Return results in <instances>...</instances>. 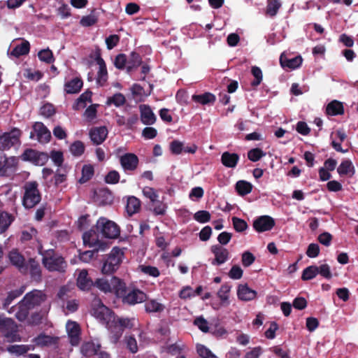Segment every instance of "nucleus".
Returning a JSON list of instances; mask_svg holds the SVG:
<instances>
[{
  "label": "nucleus",
  "mask_w": 358,
  "mask_h": 358,
  "mask_svg": "<svg viewBox=\"0 0 358 358\" xmlns=\"http://www.w3.org/2000/svg\"><path fill=\"white\" fill-rule=\"evenodd\" d=\"M40 60L46 63H52L54 61V57L52 51L50 49H43L38 54Z\"/></svg>",
  "instance_id": "6e6d98bb"
},
{
  "label": "nucleus",
  "mask_w": 358,
  "mask_h": 358,
  "mask_svg": "<svg viewBox=\"0 0 358 358\" xmlns=\"http://www.w3.org/2000/svg\"><path fill=\"white\" fill-rule=\"evenodd\" d=\"M194 219L199 223H206L210 220V214L206 210H199L194 213Z\"/></svg>",
  "instance_id": "864d4df0"
},
{
  "label": "nucleus",
  "mask_w": 358,
  "mask_h": 358,
  "mask_svg": "<svg viewBox=\"0 0 358 358\" xmlns=\"http://www.w3.org/2000/svg\"><path fill=\"white\" fill-rule=\"evenodd\" d=\"M274 224L275 221L271 217L262 215L255 220L253 227L258 232H264L271 230Z\"/></svg>",
  "instance_id": "dca6fc26"
},
{
  "label": "nucleus",
  "mask_w": 358,
  "mask_h": 358,
  "mask_svg": "<svg viewBox=\"0 0 358 358\" xmlns=\"http://www.w3.org/2000/svg\"><path fill=\"white\" fill-rule=\"evenodd\" d=\"M124 343L127 348L131 352L136 353L138 351V345L136 338L133 336H126Z\"/></svg>",
  "instance_id": "603ef678"
},
{
  "label": "nucleus",
  "mask_w": 358,
  "mask_h": 358,
  "mask_svg": "<svg viewBox=\"0 0 358 358\" xmlns=\"http://www.w3.org/2000/svg\"><path fill=\"white\" fill-rule=\"evenodd\" d=\"M252 185L245 180H239L236 184V189L240 195H246L252 191Z\"/></svg>",
  "instance_id": "a19ab883"
},
{
  "label": "nucleus",
  "mask_w": 358,
  "mask_h": 358,
  "mask_svg": "<svg viewBox=\"0 0 358 358\" xmlns=\"http://www.w3.org/2000/svg\"><path fill=\"white\" fill-rule=\"evenodd\" d=\"M20 131L13 129L9 132H5L0 136V150H6L20 141Z\"/></svg>",
  "instance_id": "1a4fd4ad"
},
{
  "label": "nucleus",
  "mask_w": 358,
  "mask_h": 358,
  "mask_svg": "<svg viewBox=\"0 0 358 358\" xmlns=\"http://www.w3.org/2000/svg\"><path fill=\"white\" fill-rule=\"evenodd\" d=\"M98 106V104H92L85 110L84 116L88 121H92L96 117V108Z\"/></svg>",
  "instance_id": "052dcab7"
},
{
  "label": "nucleus",
  "mask_w": 358,
  "mask_h": 358,
  "mask_svg": "<svg viewBox=\"0 0 358 358\" xmlns=\"http://www.w3.org/2000/svg\"><path fill=\"white\" fill-rule=\"evenodd\" d=\"M94 284V282H93L92 279L88 276L87 270L83 269L79 271L77 278V286L80 289L88 291Z\"/></svg>",
  "instance_id": "6ab92c4d"
},
{
  "label": "nucleus",
  "mask_w": 358,
  "mask_h": 358,
  "mask_svg": "<svg viewBox=\"0 0 358 358\" xmlns=\"http://www.w3.org/2000/svg\"><path fill=\"white\" fill-rule=\"evenodd\" d=\"M96 230L103 236L108 238H115L120 234L117 225L113 221L105 217H100L96 222Z\"/></svg>",
  "instance_id": "6e6552de"
},
{
  "label": "nucleus",
  "mask_w": 358,
  "mask_h": 358,
  "mask_svg": "<svg viewBox=\"0 0 358 358\" xmlns=\"http://www.w3.org/2000/svg\"><path fill=\"white\" fill-rule=\"evenodd\" d=\"M140 206V201L134 196H130L127 199L126 206L127 213L131 216L138 211Z\"/></svg>",
  "instance_id": "f704fd0d"
},
{
  "label": "nucleus",
  "mask_w": 358,
  "mask_h": 358,
  "mask_svg": "<svg viewBox=\"0 0 358 358\" xmlns=\"http://www.w3.org/2000/svg\"><path fill=\"white\" fill-rule=\"evenodd\" d=\"M231 286L229 284L222 285L218 290L217 295L222 306H228L230 303L229 296Z\"/></svg>",
  "instance_id": "bb28decb"
},
{
  "label": "nucleus",
  "mask_w": 358,
  "mask_h": 358,
  "mask_svg": "<svg viewBox=\"0 0 358 358\" xmlns=\"http://www.w3.org/2000/svg\"><path fill=\"white\" fill-rule=\"evenodd\" d=\"M46 299V296L40 290H33L27 293L23 299L22 305L33 308L41 305Z\"/></svg>",
  "instance_id": "f8f14e48"
},
{
  "label": "nucleus",
  "mask_w": 358,
  "mask_h": 358,
  "mask_svg": "<svg viewBox=\"0 0 358 358\" xmlns=\"http://www.w3.org/2000/svg\"><path fill=\"white\" fill-rule=\"evenodd\" d=\"M125 102V98L123 94L117 93L114 94L112 97L108 99V104H114L116 106H120L124 104Z\"/></svg>",
  "instance_id": "680f3d73"
},
{
  "label": "nucleus",
  "mask_w": 358,
  "mask_h": 358,
  "mask_svg": "<svg viewBox=\"0 0 358 358\" xmlns=\"http://www.w3.org/2000/svg\"><path fill=\"white\" fill-rule=\"evenodd\" d=\"M83 81L80 78L76 77L70 80L66 81L64 91L67 94H76L80 92L83 87Z\"/></svg>",
  "instance_id": "393cba45"
},
{
  "label": "nucleus",
  "mask_w": 358,
  "mask_h": 358,
  "mask_svg": "<svg viewBox=\"0 0 358 358\" xmlns=\"http://www.w3.org/2000/svg\"><path fill=\"white\" fill-rule=\"evenodd\" d=\"M24 190L22 203L26 208H31L40 202L41 194L36 182L29 181L26 182L24 185Z\"/></svg>",
  "instance_id": "39448f33"
},
{
  "label": "nucleus",
  "mask_w": 358,
  "mask_h": 358,
  "mask_svg": "<svg viewBox=\"0 0 358 358\" xmlns=\"http://www.w3.org/2000/svg\"><path fill=\"white\" fill-rule=\"evenodd\" d=\"M0 331L3 334L8 342L20 341V336L17 333V327L10 318L0 317Z\"/></svg>",
  "instance_id": "0eeeda50"
},
{
  "label": "nucleus",
  "mask_w": 358,
  "mask_h": 358,
  "mask_svg": "<svg viewBox=\"0 0 358 358\" xmlns=\"http://www.w3.org/2000/svg\"><path fill=\"white\" fill-rule=\"evenodd\" d=\"M333 138L331 145L333 148L338 152H341L343 153L346 152V150H343L341 143L343 142L346 139V134L342 130H337L335 132L331 133V135Z\"/></svg>",
  "instance_id": "b1692460"
},
{
  "label": "nucleus",
  "mask_w": 358,
  "mask_h": 358,
  "mask_svg": "<svg viewBox=\"0 0 358 358\" xmlns=\"http://www.w3.org/2000/svg\"><path fill=\"white\" fill-rule=\"evenodd\" d=\"M262 354V349L261 347H255L248 351L243 358H259Z\"/></svg>",
  "instance_id": "774afa93"
},
{
  "label": "nucleus",
  "mask_w": 358,
  "mask_h": 358,
  "mask_svg": "<svg viewBox=\"0 0 358 358\" xmlns=\"http://www.w3.org/2000/svg\"><path fill=\"white\" fill-rule=\"evenodd\" d=\"M120 162L124 171H134L138 166V158L133 153H127L120 157Z\"/></svg>",
  "instance_id": "f3484780"
},
{
  "label": "nucleus",
  "mask_w": 358,
  "mask_h": 358,
  "mask_svg": "<svg viewBox=\"0 0 358 358\" xmlns=\"http://www.w3.org/2000/svg\"><path fill=\"white\" fill-rule=\"evenodd\" d=\"M100 344L98 342L89 341L84 343L81 346V352L83 355L90 357L97 354L100 348Z\"/></svg>",
  "instance_id": "a878e982"
},
{
  "label": "nucleus",
  "mask_w": 358,
  "mask_h": 358,
  "mask_svg": "<svg viewBox=\"0 0 358 358\" xmlns=\"http://www.w3.org/2000/svg\"><path fill=\"white\" fill-rule=\"evenodd\" d=\"M97 63L99 69L97 73L96 83L100 86H102L108 79V73L105 62L102 59H99Z\"/></svg>",
  "instance_id": "2f4dec72"
},
{
  "label": "nucleus",
  "mask_w": 358,
  "mask_h": 358,
  "mask_svg": "<svg viewBox=\"0 0 358 358\" xmlns=\"http://www.w3.org/2000/svg\"><path fill=\"white\" fill-rule=\"evenodd\" d=\"M40 112L42 115L48 117L55 113V108L51 103H47L41 106Z\"/></svg>",
  "instance_id": "338daca9"
},
{
  "label": "nucleus",
  "mask_w": 358,
  "mask_h": 358,
  "mask_svg": "<svg viewBox=\"0 0 358 358\" xmlns=\"http://www.w3.org/2000/svg\"><path fill=\"white\" fill-rule=\"evenodd\" d=\"M108 248L107 244L104 243H98V247L94 248L93 250H87L85 251L80 254V259L85 262L88 263L91 261V259L93 258L95 252H97L98 251H104Z\"/></svg>",
  "instance_id": "cd10ccee"
},
{
  "label": "nucleus",
  "mask_w": 358,
  "mask_h": 358,
  "mask_svg": "<svg viewBox=\"0 0 358 358\" xmlns=\"http://www.w3.org/2000/svg\"><path fill=\"white\" fill-rule=\"evenodd\" d=\"M317 274V266H310L303 270L301 278L303 280H309L314 278Z\"/></svg>",
  "instance_id": "de8ad7c7"
},
{
  "label": "nucleus",
  "mask_w": 358,
  "mask_h": 358,
  "mask_svg": "<svg viewBox=\"0 0 358 358\" xmlns=\"http://www.w3.org/2000/svg\"><path fill=\"white\" fill-rule=\"evenodd\" d=\"M30 49L29 43L27 41H13L8 48V55L10 57H19L29 53Z\"/></svg>",
  "instance_id": "ddd939ff"
},
{
  "label": "nucleus",
  "mask_w": 358,
  "mask_h": 358,
  "mask_svg": "<svg viewBox=\"0 0 358 358\" xmlns=\"http://www.w3.org/2000/svg\"><path fill=\"white\" fill-rule=\"evenodd\" d=\"M211 250L215 256V259L212 262L213 265H221L229 259V252L227 249L215 245L212 247Z\"/></svg>",
  "instance_id": "a211bd4d"
},
{
  "label": "nucleus",
  "mask_w": 358,
  "mask_h": 358,
  "mask_svg": "<svg viewBox=\"0 0 358 358\" xmlns=\"http://www.w3.org/2000/svg\"><path fill=\"white\" fill-rule=\"evenodd\" d=\"M243 273V269L238 265H234L229 272V277L234 280H238L242 278Z\"/></svg>",
  "instance_id": "bf43d9fd"
},
{
  "label": "nucleus",
  "mask_w": 358,
  "mask_h": 358,
  "mask_svg": "<svg viewBox=\"0 0 358 358\" xmlns=\"http://www.w3.org/2000/svg\"><path fill=\"white\" fill-rule=\"evenodd\" d=\"M36 345L39 346H48L55 343V338L45 334H41L34 338Z\"/></svg>",
  "instance_id": "c03bdc74"
},
{
  "label": "nucleus",
  "mask_w": 358,
  "mask_h": 358,
  "mask_svg": "<svg viewBox=\"0 0 358 358\" xmlns=\"http://www.w3.org/2000/svg\"><path fill=\"white\" fill-rule=\"evenodd\" d=\"M138 271L146 275L154 278L158 277L160 274L159 269L152 266L140 265L138 266Z\"/></svg>",
  "instance_id": "37998d69"
},
{
  "label": "nucleus",
  "mask_w": 358,
  "mask_h": 358,
  "mask_svg": "<svg viewBox=\"0 0 358 358\" xmlns=\"http://www.w3.org/2000/svg\"><path fill=\"white\" fill-rule=\"evenodd\" d=\"M92 315L110 331L114 322L115 314L99 300H95L92 305Z\"/></svg>",
  "instance_id": "20e7f679"
},
{
  "label": "nucleus",
  "mask_w": 358,
  "mask_h": 358,
  "mask_svg": "<svg viewBox=\"0 0 358 358\" xmlns=\"http://www.w3.org/2000/svg\"><path fill=\"white\" fill-rule=\"evenodd\" d=\"M94 175V167L91 164H85L82 169V176L80 182L84 183L88 181Z\"/></svg>",
  "instance_id": "a18cd8bd"
},
{
  "label": "nucleus",
  "mask_w": 358,
  "mask_h": 358,
  "mask_svg": "<svg viewBox=\"0 0 358 358\" xmlns=\"http://www.w3.org/2000/svg\"><path fill=\"white\" fill-rule=\"evenodd\" d=\"M164 309V305L155 299L149 300L145 303V310L147 313H161Z\"/></svg>",
  "instance_id": "473e14b6"
},
{
  "label": "nucleus",
  "mask_w": 358,
  "mask_h": 358,
  "mask_svg": "<svg viewBox=\"0 0 358 358\" xmlns=\"http://www.w3.org/2000/svg\"><path fill=\"white\" fill-rule=\"evenodd\" d=\"M143 195L148 198L153 203L158 202V195L155 189L150 187H145L143 189Z\"/></svg>",
  "instance_id": "4d7b16f0"
},
{
  "label": "nucleus",
  "mask_w": 358,
  "mask_h": 358,
  "mask_svg": "<svg viewBox=\"0 0 358 358\" xmlns=\"http://www.w3.org/2000/svg\"><path fill=\"white\" fill-rule=\"evenodd\" d=\"M24 161H28L36 166H43L48 160V156L44 152H40L34 150H27L22 155Z\"/></svg>",
  "instance_id": "9b49d317"
},
{
  "label": "nucleus",
  "mask_w": 358,
  "mask_h": 358,
  "mask_svg": "<svg viewBox=\"0 0 358 358\" xmlns=\"http://www.w3.org/2000/svg\"><path fill=\"white\" fill-rule=\"evenodd\" d=\"M123 256L124 253L122 250L118 248H113L103 264L102 273L110 274L115 271L121 264Z\"/></svg>",
  "instance_id": "423d86ee"
},
{
  "label": "nucleus",
  "mask_w": 358,
  "mask_h": 358,
  "mask_svg": "<svg viewBox=\"0 0 358 358\" xmlns=\"http://www.w3.org/2000/svg\"><path fill=\"white\" fill-rule=\"evenodd\" d=\"M303 62L302 57L299 55L291 59L286 57L285 55L282 53L280 57V62L283 68H288L290 69H296L299 68Z\"/></svg>",
  "instance_id": "5701e85b"
},
{
  "label": "nucleus",
  "mask_w": 358,
  "mask_h": 358,
  "mask_svg": "<svg viewBox=\"0 0 358 358\" xmlns=\"http://www.w3.org/2000/svg\"><path fill=\"white\" fill-rule=\"evenodd\" d=\"M138 324V321L135 317H119L115 315L114 322L110 327V341L117 343L122 336L124 329H135Z\"/></svg>",
  "instance_id": "f257e3e1"
},
{
  "label": "nucleus",
  "mask_w": 358,
  "mask_h": 358,
  "mask_svg": "<svg viewBox=\"0 0 358 358\" xmlns=\"http://www.w3.org/2000/svg\"><path fill=\"white\" fill-rule=\"evenodd\" d=\"M34 349L32 345H13L7 348V350L10 353L15 355H22L29 350Z\"/></svg>",
  "instance_id": "e433bc0d"
},
{
  "label": "nucleus",
  "mask_w": 358,
  "mask_h": 358,
  "mask_svg": "<svg viewBox=\"0 0 358 358\" xmlns=\"http://www.w3.org/2000/svg\"><path fill=\"white\" fill-rule=\"evenodd\" d=\"M33 130L30 135L31 138H36L41 143H46L50 140V132L43 123L36 122Z\"/></svg>",
  "instance_id": "4468645a"
},
{
  "label": "nucleus",
  "mask_w": 358,
  "mask_h": 358,
  "mask_svg": "<svg viewBox=\"0 0 358 358\" xmlns=\"http://www.w3.org/2000/svg\"><path fill=\"white\" fill-rule=\"evenodd\" d=\"M251 73L255 78L254 80L251 83L252 86L257 87L262 81L263 74L260 68L257 66H252L251 69Z\"/></svg>",
  "instance_id": "09e8293b"
},
{
  "label": "nucleus",
  "mask_w": 358,
  "mask_h": 358,
  "mask_svg": "<svg viewBox=\"0 0 358 358\" xmlns=\"http://www.w3.org/2000/svg\"><path fill=\"white\" fill-rule=\"evenodd\" d=\"M70 151L74 156H80L85 151V145L80 141H75L71 144Z\"/></svg>",
  "instance_id": "8fccbe9b"
},
{
  "label": "nucleus",
  "mask_w": 358,
  "mask_h": 358,
  "mask_svg": "<svg viewBox=\"0 0 358 358\" xmlns=\"http://www.w3.org/2000/svg\"><path fill=\"white\" fill-rule=\"evenodd\" d=\"M337 171L341 176L348 175L351 176L355 173V168L351 161L345 160L339 165Z\"/></svg>",
  "instance_id": "72a5a7b5"
},
{
  "label": "nucleus",
  "mask_w": 358,
  "mask_h": 358,
  "mask_svg": "<svg viewBox=\"0 0 358 358\" xmlns=\"http://www.w3.org/2000/svg\"><path fill=\"white\" fill-rule=\"evenodd\" d=\"M255 260V256L250 252H245L242 254L241 262L245 267H248L253 264Z\"/></svg>",
  "instance_id": "0e129e2a"
},
{
  "label": "nucleus",
  "mask_w": 358,
  "mask_h": 358,
  "mask_svg": "<svg viewBox=\"0 0 358 358\" xmlns=\"http://www.w3.org/2000/svg\"><path fill=\"white\" fill-rule=\"evenodd\" d=\"M124 294L117 295V297L122 298L124 303L129 305H135L136 303H142L147 299V295L139 289H132L127 291L125 286Z\"/></svg>",
  "instance_id": "9d476101"
},
{
  "label": "nucleus",
  "mask_w": 358,
  "mask_h": 358,
  "mask_svg": "<svg viewBox=\"0 0 358 358\" xmlns=\"http://www.w3.org/2000/svg\"><path fill=\"white\" fill-rule=\"evenodd\" d=\"M192 100L201 104L206 105L214 103L215 101V96L211 93L206 92L203 94L193 95Z\"/></svg>",
  "instance_id": "c9c22d12"
},
{
  "label": "nucleus",
  "mask_w": 358,
  "mask_h": 358,
  "mask_svg": "<svg viewBox=\"0 0 358 358\" xmlns=\"http://www.w3.org/2000/svg\"><path fill=\"white\" fill-rule=\"evenodd\" d=\"M221 160L226 167L234 168L239 160V157L237 154L225 152L222 155Z\"/></svg>",
  "instance_id": "c85d7f7f"
},
{
  "label": "nucleus",
  "mask_w": 358,
  "mask_h": 358,
  "mask_svg": "<svg viewBox=\"0 0 358 358\" xmlns=\"http://www.w3.org/2000/svg\"><path fill=\"white\" fill-rule=\"evenodd\" d=\"M237 296L241 301H251L256 298L257 292L246 284L239 285L237 289Z\"/></svg>",
  "instance_id": "4be33fe9"
},
{
  "label": "nucleus",
  "mask_w": 358,
  "mask_h": 358,
  "mask_svg": "<svg viewBox=\"0 0 358 358\" xmlns=\"http://www.w3.org/2000/svg\"><path fill=\"white\" fill-rule=\"evenodd\" d=\"M184 143L179 141H173L170 144V150L173 154L180 155L183 152Z\"/></svg>",
  "instance_id": "69168bd1"
},
{
  "label": "nucleus",
  "mask_w": 358,
  "mask_h": 358,
  "mask_svg": "<svg viewBox=\"0 0 358 358\" xmlns=\"http://www.w3.org/2000/svg\"><path fill=\"white\" fill-rule=\"evenodd\" d=\"M38 252L43 256V264L50 271H64L66 264L64 259L59 256H55L52 250L43 251L41 245L38 246Z\"/></svg>",
  "instance_id": "7ed1b4c3"
},
{
  "label": "nucleus",
  "mask_w": 358,
  "mask_h": 358,
  "mask_svg": "<svg viewBox=\"0 0 358 358\" xmlns=\"http://www.w3.org/2000/svg\"><path fill=\"white\" fill-rule=\"evenodd\" d=\"M66 332L72 345H77L80 342V328L76 322L69 320L66 324Z\"/></svg>",
  "instance_id": "2eb2a0df"
},
{
  "label": "nucleus",
  "mask_w": 358,
  "mask_h": 358,
  "mask_svg": "<svg viewBox=\"0 0 358 358\" xmlns=\"http://www.w3.org/2000/svg\"><path fill=\"white\" fill-rule=\"evenodd\" d=\"M29 268L31 275L33 278H38L41 276V270L39 264L37 262H36L34 259H30L27 268L24 267L23 270H21L22 271L24 272L27 268Z\"/></svg>",
  "instance_id": "79ce46f5"
},
{
  "label": "nucleus",
  "mask_w": 358,
  "mask_h": 358,
  "mask_svg": "<svg viewBox=\"0 0 358 358\" xmlns=\"http://www.w3.org/2000/svg\"><path fill=\"white\" fill-rule=\"evenodd\" d=\"M141 112V122L146 125L153 124L156 121V116L150 107L148 105H141L139 106Z\"/></svg>",
  "instance_id": "aec40b11"
},
{
  "label": "nucleus",
  "mask_w": 358,
  "mask_h": 358,
  "mask_svg": "<svg viewBox=\"0 0 358 358\" xmlns=\"http://www.w3.org/2000/svg\"><path fill=\"white\" fill-rule=\"evenodd\" d=\"M92 92L86 91L83 93L73 105V108L76 110L84 108L87 103L92 101Z\"/></svg>",
  "instance_id": "7c9ffc66"
},
{
  "label": "nucleus",
  "mask_w": 358,
  "mask_h": 358,
  "mask_svg": "<svg viewBox=\"0 0 358 358\" xmlns=\"http://www.w3.org/2000/svg\"><path fill=\"white\" fill-rule=\"evenodd\" d=\"M280 7L281 2L280 0H267L266 14L270 17H273L276 15Z\"/></svg>",
  "instance_id": "58836bf2"
},
{
  "label": "nucleus",
  "mask_w": 358,
  "mask_h": 358,
  "mask_svg": "<svg viewBox=\"0 0 358 358\" xmlns=\"http://www.w3.org/2000/svg\"><path fill=\"white\" fill-rule=\"evenodd\" d=\"M264 156L265 153L259 148L252 149L248 153V157L252 162H257Z\"/></svg>",
  "instance_id": "13d9d810"
},
{
  "label": "nucleus",
  "mask_w": 358,
  "mask_h": 358,
  "mask_svg": "<svg viewBox=\"0 0 358 358\" xmlns=\"http://www.w3.org/2000/svg\"><path fill=\"white\" fill-rule=\"evenodd\" d=\"M204 191L201 187H196L191 189L189 197L191 200L195 201L199 200L203 197Z\"/></svg>",
  "instance_id": "e2e57ef3"
},
{
  "label": "nucleus",
  "mask_w": 358,
  "mask_h": 358,
  "mask_svg": "<svg viewBox=\"0 0 358 358\" xmlns=\"http://www.w3.org/2000/svg\"><path fill=\"white\" fill-rule=\"evenodd\" d=\"M196 351L201 358H217V357L213 353L209 348L203 345L197 344Z\"/></svg>",
  "instance_id": "49530a36"
},
{
  "label": "nucleus",
  "mask_w": 358,
  "mask_h": 358,
  "mask_svg": "<svg viewBox=\"0 0 358 358\" xmlns=\"http://www.w3.org/2000/svg\"><path fill=\"white\" fill-rule=\"evenodd\" d=\"M231 220L234 228L237 232H243L247 229L248 224L245 220L236 217H233Z\"/></svg>",
  "instance_id": "3c124183"
},
{
  "label": "nucleus",
  "mask_w": 358,
  "mask_h": 358,
  "mask_svg": "<svg viewBox=\"0 0 358 358\" xmlns=\"http://www.w3.org/2000/svg\"><path fill=\"white\" fill-rule=\"evenodd\" d=\"M31 309L29 307L27 306L22 305V301L19 304L18 310L15 313V316L20 321H24L28 315L29 310Z\"/></svg>",
  "instance_id": "5fc2aeb1"
},
{
  "label": "nucleus",
  "mask_w": 358,
  "mask_h": 358,
  "mask_svg": "<svg viewBox=\"0 0 358 358\" xmlns=\"http://www.w3.org/2000/svg\"><path fill=\"white\" fill-rule=\"evenodd\" d=\"M8 258L14 266L20 270L24 269V258L16 249L12 250L8 254Z\"/></svg>",
  "instance_id": "c756f323"
},
{
  "label": "nucleus",
  "mask_w": 358,
  "mask_h": 358,
  "mask_svg": "<svg viewBox=\"0 0 358 358\" xmlns=\"http://www.w3.org/2000/svg\"><path fill=\"white\" fill-rule=\"evenodd\" d=\"M94 286L105 294L114 292L117 296L124 294L125 283L120 278L113 276L110 279L97 278Z\"/></svg>",
  "instance_id": "f03ea898"
},
{
  "label": "nucleus",
  "mask_w": 358,
  "mask_h": 358,
  "mask_svg": "<svg viewBox=\"0 0 358 358\" xmlns=\"http://www.w3.org/2000/svg\"><path fill=\"white\" fill-rule=\"evenodd\" d=\"M108 135V130L105 127H95L90 130V136L92 141L96 145L102 143Z\"/></svg>",
  "instance_id": "412c9836"
},
{
  "label": "nucleus",
  "mask_w": 358,
  "mask_h": 358,
  "mask_svg": "<svg viewBox=\"0 0 358 358\" xmlns=\"http://www.w3.org/2000/svg\"><path fill=\"white\" fill-rule=\"evenodd\" d=\"M326 110L328 115H338L343 112V106L340 102L333 101L327 105Z\"/></svg>",
  "instance_id": "ea45409f"
},
{
  "label": "nucleus",
  "mask_w": 358,
  "mask_h": 358,
  "mask_svg": "<svg viewBox=\"0 0 358 358\" xmlns=\"http://www.w3.org/2000/svg\"><path fill=\"white\" fill-rule=\"evenodd\" d=\"M13 220L10 214L0 210V234L3 233L8 228Z\"/></svg>",
  "instance_id": "4c0bfd02"
}]
</instances>
